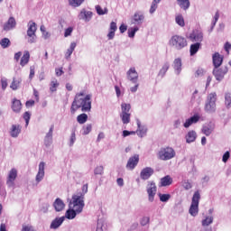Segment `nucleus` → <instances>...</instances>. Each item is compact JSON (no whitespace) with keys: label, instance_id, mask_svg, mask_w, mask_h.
<instances>
[{"label":"nucleus","instance_id":"obj_1","mask_svg":"<svg viewBox=\"0 0 231 231\" xmlns=\"http://www.w3.org/2000/svg\"><path fill=\"white\" fill-rule=\"evenodd\" d=\"M91 97L86 90L77 93L70 106L71 115H75L79 109L83 113L91 111Z\"/></svg>","mask_w":231,"mask_h":231},{"label":"nucleus","instance_id":"obj_2","mask_svg":"<svg viewBox=\"0 0 231 231\" xmlns=\"http://www.w3.org/2000/svg\"><path fill=\"white\" fill-rule=\"evenodd\" d=\"M84 195L76 194L72 196V199L69 204V208H72L80 214L84 210Z\"/></svg>","mask_w":231,"mask_h":231},{"label":"nucleus","instance_id":"obj_3","mask_svg":"<svg viewBox=\"0 0 231 231\" xmlns=\"http://www.w3.org/2000/svg\"><path fill=\"white\" fill-rule=\"evenodd\" d=\"M126 79L130 82H133V84H135L134 87H132L130 88V91L132 93H136L138 91V87L140 84H138V72L136 71V69L134 67H132L129 69V70L126 72Z\"/></svg>","mask_w":231,"mask_h":231},{"label":"nucleus","instance_id":"obj_4","mask_svg":"<svg viewBox=\"0 0 231 231\" xmlns=\"http://www.w3.org/2000/svg\"><path fill=\"white\" fill-rule=\"evenodd\" d=\"M170 46L175 48V50H183L187 46V39L181 35H173L170 39Z\"/></svg>","mask_w":231,"mask_h":231},{"label":"nucleus","instance_id":"obj_5","mask_svg":"<svg viewBox=\"0 0 231 231\" xmlns=\"http://www.w3.org/2000/svg\"><path fill=\"white\" fill-rule=\"evenodd\" d=\"M199 199H201V195L199 194V191L197 190L193 194L191 205L189 210L190 216H193V217H196V215L199 212Z\"/></svg>","mask_w":231,"mask_h":231},{"label":"nucleus","instance_id":"obj_6","mask_svg":"<svg viewBox=\"0 0 231 231\" xmlns=\"http://www.w3.org/2000/svg\"><path fill=\"white\" fill-rule=\"evenodd\" d=\"M174 156H176V152L171 147L161 148L158 152L159 160H162L163 162L172 160Z\"/></svg>","mask_w":231,"mask_h":231},{"label":"nucleus","instance_id":"obj_7","mask_svg":"<svg viewBox=\"0 0 231 231\" xmlns=\"http://www.w3.org/2000/svg\"><path fill=\"white\" fill-rule=\"evenodd\" d=\"M216 100H217V95L216 92H213L208 96V102L205 106V111H207V113L216 112Z\"/></svg>","mask_w":231,"mask_h":231},{"label":"nucleus","instance_id":"obj_8","mask_svg":"<svg viewBox=\"0 0 231 231\" xmlns=\"http://www.w3.org/2000/svg\"><path fill=\"white\" fill-rule=\"evenodd\" d=\"M35 32H37V24L34 22H29L27 35L29 37L28 42H30L31 44H33V42H35V40L37 39Z\"/></svg>","mask_w":231,"mask_h":231},{"label":"nucleus","instance_id":"obj_9","mask_svg":"<svg viewBox=\"0 0 231 231\" xmlns=\"http://www.w3.org/2000/svg\"><path fill=\"white\" fill-rule=\"evenodd\" d=\"M139 162H140V155L134 154V156L128 159V162L126 163V169H128L129 171H134Z\"/></svg>","mask_w":231,"mask_h":231},{"label":"nucleus","instance_id":"obj_10","mask_svg":"<svg viewBox=\"0 0 231 231\" xmlns=\"http://www.w3.org/2000/svg\"><path fill=\"white\" fill-rule=\"evenodd\" d=\"M156 184L154 182H149L147 185L148 199L151 203L154 201V196H156Z\"/></svg>","mask_w":231,"mask_h":231},{"label":"nucleus","instance_id":"obj_11","mask_svg":"<svg viewBox=\"0 0 231 231\" xmlns=\"http://www.w3.org/2000/svg\"><path fill=\"white\" fill-rule=\"evenodd\" d=\"M226 73H228V68L222 67V68H215L213 69V75L216 78L217 80H223V78L225 77Z\"/></svg>","mask_w":231,"mask_h":231},{"label":"nucleus","instance_id":"obj_12","mask_svg":"<svg viewBox=\"0 0 231 231\" xmlns=\"http://www.w3.org/2000/svg\"><path fill=\"white\" fill-rule=\"evenodd\" d=\"M189 40L191 42H203V32L199 30H195L189 34Z\"/></svg>","mask_w":231,"mask_h":231},{"label":"nucleus","instance_id":"obj_13","mask_svg":"<svg viewBox=\"0 0 231 231\" xmlns=\"http://www.w3.org/2000/svg\"><path fill=\"white\" fill-rule=\"evenodd\" d=\"M17 179V170L13 168L7 176L6 185L8 187H14L15 180Z\"/></svg>","mask_w":231,"mask_h":231},{"label":"nucleus","instance_id":"obj_14","mask_svg":"<svg viewBox=\"0 0 231 231\" xmlns=\"http://www.w3.org/2000/svg\"><path fill=\"white\" fill-rule=\"evenodd\" d=\"M152 174H154V170L151 167H146L141 171V180H149Z\"/></svg>","mask_w":231,"mask_h":231},{"label":"nucleus","instance_id":"obj_15","mask_svg":"<svg viewBox=\"0 0 231 231\" xmlns=\"http://www.w3.org/2000/svg\"><path fill=\"white\" fill-rule=\"evenodd\" d=\"M224 57L219 52H215L212 56L214 68H219L223 64Z\"/></svg>","mask_w":231,"mask_h":231},{"label":"nucleus","instance_id":"obj_16","mask_svg":"<svg viewBox=\"0 0 231 231\" xmlns=\"http://www.w3.org/2000/svg\"><path fill=\"white\" fill-rule=\"evenodd\" d=\"M91 17H93V12L86 11V9H82L79 14V19L86 21V23H89L91 21Z\"/></svg>","mask_w":231,"mask_h":231},{"label":"nucleus","instance_id":"obj_17","mask_svg":"<svg viewBox=\"0 0 231 231\" xmlns=\"http://www.w3.org/2000/svg\"><path fill=\"white\" fill-rule=\"evenodd\" d=\"M11 108L14 113H21V109H23V103H21V100L14 97L12 101Z\"/></svg>","mask_w":231,"mask_h":231},{"label":"nucleus","instance_id":"obj_18","mask_svg":"<svg viewBox=\"0 0 231 231\" xmlns=\"http://www.w3.org/2000/svg\"><path fill=\"white\" fill-rule=\"evenodd\" d=\"M17 23L15 22V18L10 17L6 23L4 24V31L10 32V30H14L15 28Z\"/></svg>","mask_w":231,"mask_h":231},{"label":"nucleus","instance_id":"obj_19","mask_svg":"<svg viewBox=\"0 0 231 231\" xmlns=\"http://www.w3.org/2000/svg\"><path fill=\"white\" fill-rule=\"evenodd\" d=\"M44 162H40L39 164V171L36 175V181L39 183L40 181H42V179L44 178V167H45Z\"/></svg>","mask_w":231,"mask_h":231},{"label":"nucleus","instance_id":"obj_20","mask_svg":"<svg viewBox=\"0 0 231 231\" xmlns=\"http://www.w3.org/2000/svg\"><path fill=\"white\" fill-rule=\"evenodd\" d=\"M143 19H145L143 14H142V12H136L134 14L132 21L134 24H142V23H143Z\"/></svg>","mask_w":231,"mask_h":231},{"label":"nucleus","instance_id":"obj_21","mask_svg":"<svg viewBox=\"0 0 231 231\" xmlns=\"http://www.w3.org/2000/svg\"><path fill=\"white\" fill-rule=\"evenodd\" d=\"M199 115H194L193 116L186 120V122L184 123V127L188 128L190 127L192 124H198V122H199Z\"/></svg>","mask_w":231,"mask_h":231},{"label":"nucleus","instance_id":"obj_22","mask_svg":"<svg viewBox=\"0 0 231 231\" xmlns=\"http://www.w3.org/2000/svg\"><path fill=\"white\" fill-rule=\"evenodd\" d=\"M53 207H54L56 212H62V210H64V207H66V205L64 204V201H62V199H56L53 203Z\"/></svg>","mask_w":231,"mask_h":231},{"label":"nucleus","instance_id":"obj_23","mask_svg":"<svg viewBox=\"0 0 231 231\" xmlns=\"http://www.w3.org/2000/svg\"><path fill=\"white\" fill-rule=\"evenodd\" d=\"M10 134L12 138H17L21 134V125H13L11 127Z\"/></svg>","mask_w":231,"mask_h":231},{"label":"nucleus","instance_id":"obj_24","mask_svg":"<svg viewBox=\"0 0 231 231\" xmlns=\"http://www.w3.org/2000/svg\"><path fill=\"white\" fill-rule=\"evenodd\" d=\"M172 178L171 175H166L165 177L161 179L160 187H169L172 185Z\"/></svg>","mask_w":231,"mask_h":231},{"label":"nucleus","instance_id":"obj_25","mask_svg":"<svg viewBox=\"0 0 231 231\" xmlns=\"http://www.w3.org/2000/svg\"><path fill=\"white\" fill-rule=\"evenodd\" d=\"M21 82H23L21 78H14L10 85L11 89H13V91H17V89H19V86H21Z\"/></svg>","mask_w":231,"mask_h":231},{"label":"nucleus","instance_id":"obj_26","mask_svg":"<svg viewBox=\"0 0 231 231\" xmlns=\"http://www.w3.org/2000/svg\"><path fill=\"white\" fill-rule=\"evenodd\" d=\"M28 62H30V51H25L21 58L20 65L24 67Z\"/></svg>","mask_w":231,"mask_h":231},{"label":"nucleus","instance_id":"obj_27","mask_svg":"<svg viewBox=\"0 0 231 231\" xmlns=\"http://www.w3.org/2000/svg\"><path fill=\"white\" fill-rule=\"evenodd\" d=\"M62 223H64V217H57L51 222V228L57 229Z\"/></svg>","mask_w":231,"mask_h":231},{"label":"nucleus","instance_id":"obj_28","mask_svg":"<svg viewBox=\"0 0 231 231\" xmlns=\"http://www.w3.org/2000/svg\"><path fill=\"white\" fill-rule=\"evenodd\" d=\"M199 48H201V43L196 42L190 45L189 53L191 56L196 55L198 51H199Z\"/></svg>","mask_w":231,"mask_h":231},{"label":"nucleus","instance_id":"obj_29","mask_svg":"<svg viewBox=\"0 0 231 231\" xmlns=\"http://www.w3.org/2000/svg\"><path fill=\"white\" fill-rule=\"evenodd\" d=\"M177 3L182 10H189L190 8V1L189 0H177Z\"/></svg>","mask_w":231,"mask_h":231},{"label":"nucleus","instance_id":"obj_30","mask_svg":"<svg viewBox=\"0 0 231 231\" xmlns=\"http://www.w3.org/2000/svg\"><path fill=\"white\" fill-rule=\"evenodd\" d=\"M75 48H77V43L71 42L69 48L65 52V59H69V57H71L73 51H75Z\"/></svg>","mask_w":231,"mask_h":231},{"label":"nucleus","instance_id":"obj_31","mask_svg":"<svg viewBox=\"0 0 231 231\" xmlns=\"http://www.w3.org/2000/svg\"><path fill=\"white\" fill-rule=\"evenodd\" d=\"M77 214H79V213L75 211V209L69 208L66 211V217L67 219H75V217H77Z\"/></svg>","mask_w":231,"mask_h":231},{"label":"nucleus","instance_id":"obj_32","mask_svg":"<svg viewBox=\"0 0 231 231\" xmlns=\"http://www.w3.org/2000/svg\"><path fill=\"white\" fill-rule=\"evenodd\" d=\"M187 143H192V142H196V132L190 131L186 135Z\"/></svg>","mask_w":231,"mask_h":231},{"label":"nucleus","instance_id":"obj_33","mask_svg":"<svg viewBox=\"0 0 231 231\" xmlns=\"http://www.w3.org/2000/svg\"><path fill=\"white\" fill-rule=\"evenodd\" d=\"M169 68H171V65L169 64V62H165L159 71V77H165V73L169 71Z\"/></svg>","mask_w":231,"mask_h":231},{"label":"nucleus","instance_id":"obj_34","mask_svg":"<svg viewBox=\"0 0 231 231\" xmlns=\"http://www.w3.org/2000/svg\"><path fill=\"white\" fill-rule=\"evenodd\" d=\"M95 9L97 11V15H106L109 12V10L106 7L103 9L100 5H96Z\"/></svg>","mask_w":231,"mask_h":231},{"label":"nucleus","instance_id":"obj_35","mask_svg":"<svg viewBox=\"0 0 231 231\" xmlns=\"http://www.w3.org/2000/svg\"><path fill=\"white\" fill-rule=\"evenodd\" d=\"M12 44L10 42V39L8 38H4L0 41V46L4 49L6 50V48H9V46Z\"/></svg>","mask_w":231,"mask_h":231},{"label":"nucleus","instance_id":"obj_36","mask_svg":"<svg viewBox=\"0 0 231 231\" xmlns=\"http://www.w3.org/2000/svg\"><path fill=\"white\" fill-rule=\"evenodd\" d=\"M86 0H69V5L73 8H79Z\"/></svg>","mask_w":231,"mask_h":231},{"label":"nucleus","instance_id":"obj_37","mask_svg":"<svg viewBox=\"0 0 231 231\" xmlns=\"http://www.w3.org/2000/svg\"><path fill=\"white\" fill-rule=\"evenodd\" d=\"M77 122L78 124H86L88 122V116L87 114H80L77 116Z\"/></svg>","mask_w":231,"mask_h":231},{"label":"nucleus","instance_id":"obj_38","mask_svg":"<svg viewBox=\"0 0 231 231\" xmlns=\"http://www.w3.org/2000/svg\"><path fill=\"white\" fill-rule=\"evenodd\" d=\"M175 23H177L179 26H181V28H183V26H185V19L183 18V15L178 14L175 17Z\"/></svg>","mask_w":231,"mask_h":231},{"label":"nucleus","instance_id":"obj_39","mask_svg":"<svg viewBox=\"0 0 231 231\" xmlns=\"http://www.w3.org/2000/svg\"><path fill=\"white\" fill-rule=\"evenodd\" d=\"M123 124H129L131 122V114L125 113L120 115Z\"/></svg>","mask_w":231,"mask_h":231},{"label":"nucleus","instance_id":"obj_40","mask_svg":"<svg viewBox=\"0 0 231 231\" xmlns=\"http://www.w3.org/2000/svg\"><path fill=\"white\" fill-rule=\"evenodd\" d=\"M57 88H59V81L57 79L51 81L50 91L51 93H55V91H57Z\"/></svg>","mask_w":231,"mask_h":231},{"label":"nucleus","instance_id":"obj_41","mask_svg":"<svg viewBox=\"0 0 231 231\" xmlns=\"http://www.w3.org/2000/svg\"><path fill=\"white\" fill-rule=\"evenodd\" d=\"M173 68L177 71H180L181 70V59L177 58V59L174 60Z\"/></svg>","mask_w":231,"mask_h":231},{"label":"nucleus","instance_id":"obj_42","mask_svg":"<svg viewBox=\"0 0 231 231\" xmlns=\"http://www.w3.org/2000/svg\"><path fill=\"white\" fill-rule=\"evenodd\" d=\"M213 222L214 217H207L205 219L202 220V226H208L209 225H212Z\"/></svg>","mask_w":231,"mask_h":231},{"label":"nucleus","instance_id":"obj_43","mask_svg":"<svg viewBox=\"0 0 231 231\" xmlns=\"http://www.w3.org/2000/svg\"><path fill=\"white\" fill-rule=\"evenodd\" d=\"M121 109H122V113L121 114L129 113V111H131V104L123 103L121 105Z\"/></svg>","mask_w":231,"mask_h":231},{"label":"nucleus","instance_id":"obj_44","mask_svg":"<svg viewBox=\"0 0 231 231\" xmlns=\"http://www.w3.org/2000/svg\"><path fill=\"white\" fill-rule=\"evenodd\" d=\"M159 198H160V201H162V203H167V201H169V199H171V194H159Z\"/></svg>","mask_w":231,"mask_h":231},{"label":"nucleus","instance_id":"obj_45","mask_svg":"<svg viewBox=\"0 0 231 231\" xmlns=\"http://www.w3.org/2000/svg\"><path fill=\"white\" fill-rule=\"evenodd\" d=\"M94 174L96 176H102V174H104V166H97L95 168L94 170Z\"/></svg>","mask_w":231,"mask_h":231},{"label":"nucleus","instance_id":"obj_46","mask_svg":"<svg viewBox=\"0 0 231 231\" xmlns=\"http://www.w3.org/2000/svg\"><path fill=\"white\" fill-rule=\"evenodd\" d=\"M202 133L206 136H210V134H212V128H210L209 126H203Z\"/></svg>","mask_w":231,"mask_h":231},{"label":"nucleus","instance_id":"obj_47","mask_svg":"<svg viewBox=\"0 0 231 231\" xmlns=\"http://www.w3.org/2000/svg\"><path fill=\"white\" fill-rule=\"evenodd\" d=\"M136 32H138V27L129 29L128 37H130V39H133V37H134V35L136 34Z\"/></svg>","mask_w":231,"mask_h":231},{"label":"nucleus","instance_id":"obj_48","mask_svg":"<svg viewBox=\"0 0 231 231\" xmlns=\"http://www.w3.org/2000/svg\"><path fill=\"white\" fill-rule=\"evenodd\" d=\"M93 129V126L91 125H87L83 127V134H89L91 133V130Z\"/></svg>","mask_w":231,"mask_h":231},{"label":"nucleus","instance_id":"obj_49","mask_svg":"<svg viewBox=\"0 0 231 231\" xmlns=\"http://www.w3.org/2000/svg\"><path fill=\"white\" fill-rule=\"evenodd\" d=\"M30 118H32V114H30V112H25L23 114V119L25 120L26 126H28V124H30Z\"/></svg>","mask_w":231,"mask_h":231},{"label":"nucleus","instance_id":"obj_50","mask_svg":"<svg viewBox=\"0 0 231 231\" xmlns=\"http://www.w3.org/2000/svg\"><path fill=\"white\" fill-rule=\"evenodd\" d=\"M137 125H138L137 131H138L139 134L142 135V134H145L147 133V129L142 128V125L140 124V121L137 122Z\"/></svg>","mask_w":231,"mask_h":231},{"label":"nucleus","instance_id":"obj_51","mask_svg":"<svg viewBox=\"0 0 231 231\" xmlns=\"http://www.w3.org/2000/svg\"><path fill=\"white\" fill-rule=\"evenodd\" d=\"M22 231H37V230H35V228H33V226L23 225L22 226Z\"/></svg>","mask_w":231,"mask_h":231},{"label":"nucleus","instance_id":"obj_52","mask_svg":"<svg viewBox=\"0 0 231 231\" xmlns=\"http://www.w3.org/2000/svg\"><path fill=\"white\" fill-rule=\"evenodd\" d=\"M158 8V3L152 2L151 8H150V14H154Z\"/></svg>","mask_w":231,"mask_h":231},{"label":"nucleus","instance_id":"obj_53","mask_svg":"<svg viewBox=\"0 0 231 231\" xmlns=\"http://www.w3.org/2000/svg\"><path fill=\"white\" fill-rule=\"evenodd\" d=\"M149 221H151V218L149 217H144L141 220L142 226H145V225H149Z\"/></svg>","mask_w":231,"mask_h":231},{"label":"nucleus","instance_id":"obj_54","mask_svg":"<svg viewBox=\"0 0 231 231\" xmlns=\"http://www.w3.org/2000/svg\"><path fill=\"white\" fill-rule=\"evenodd\" d=\"M229 158H230V152H226L222 157V162H224V163H226Z\"/></svg>","mask_w":231,"mask_h":231},{"label":"nucleus","instance_id":"obj_55","mask_svg":"<svg viewBox=\"0 0 231 231\" xmlns=\"http://www.w3.org/2000/svg\"><path fill=\"white\" fill-rule=\"evenodd\" d=\"M73 33V27H69L65 30L64 37H69Z\"/></svg>","mask_w":231,"mask_h":231},{"label":"nucleus","instance_id":"obj_56","mask_svg":"<svg viewBox=\"0 0 231 231\" xmlns=\"http://www.w3.org/2000/svg\"><path fill=\"white\" fill-rule=\"evenodd\" d=\"M56 77H62L64 75V70L62 68L55 69Z\"/></svg>","mask_w":231,"mask_h":231},{"label":"nucleus","instance_id":"obj_57","mask_svg":"<svg viewBox=\"0 0 231 231\" xmlns=\"http://www.w3.org/2000/svg\"><path fill=\"white\" fill-rule=\"evenodd\" d=\"M1 84H2V89L5 91V89L8 88V80H6V79H2Z\"/></svg>","mask_w":231,"mask_h":231},{"label":"nucleus","instance_id":"obj_58","mask_svg":"<svg viewBox=\"0 0 231 231\" xmlns=\"http://www.w3.org/2000/svg\"><path fill=\"white\" fill-rule=\"evenodd\" d=\"M131 134H136V132H134V131H127V130L123 131L124 138H125V137H127V136H129Z\"/></svg>","mask_w":231,"mask_h":231},{"label":"nucleus","instance_id":"obj_59","mask_svg":"<svg viewBox=\"0 0 231 231\" xmlns=\"http://www.w3.org/2000/svg\"><path fill=\"white\" fill-rule=\"evenodd\" d=\"M226 106H227V107H230V106H231V97H230V94H226Z\"/></svg>","mask_w":231,"mask_h":231},{"label":"nucleus","instance_id":"obj_60","mask_svg":"<svg viewBox=\"0 0 231 231\" xmlns=\"http://www.w3.org/2000/svg\"><path fill=\"white\" fill-rule=\"evenodd\" d=\"M224 49L226 50V53H230V50H231V43L230 42H226L224 45Z\"/></svg>","mask_w":231,"mask_h":231},{"label":"nucleus","instance_id":"obj_61","mask_svg":"<svg viewBox=\"0 0 231 231\" xmlns=\"http://www.w3.org/2000/svg\"><path fill=\"white\" fill-rule=\"evenodd\" d=\"M118 30V27L116 26V23L111 22L110 23V31L116 32Z\"/></svg>","mask_w":231,"mask_h":231},{"label":"nucleus","instance_id":"obj_62","mask_svg":"<svg viewBox=\"0 0 231 231\" xmlns=\"http://www.w3.org/2000/svg\"><path fill=\"white\" fill-rule=\"evenodd\" d=\"M26 107H32L35 106V101L33 99L28 100L25 103Z\"/></svg>","mask_w":231,"mask_h":231},{"label":"nucleus","instance_id":"obj_63","mask_svg":"<svg viewBox=\"0 0 231 231\" xmlns=\"http://www.w3.org/2000/svg\"><path fill=\"white\" fill-rule=\"evenodd\" d=\"M119 30L121 33H125V32H127V26L125 24H121Z\"/></svg>","mask_w":231,"mask_h":231},{"label":"nucleus","instance_id":"obj_64","mask_svg":"<svg viewBox=\"0 0 231 231\" xmlns=\"http://www.w3.org/2000/svg\"><path fill=\"white\" fill-rule=\"evenodd\" d=\"M115 32L116 31H109L108 34H107V37H108V40L111 41L113 39H115Z\"/></svg>","mask_w":231,"mask_h":231}]
</instances>
